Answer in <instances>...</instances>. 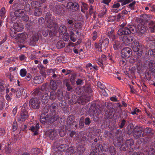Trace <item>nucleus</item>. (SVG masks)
Masks as SVG:
<instances>
[{"mask_svg": "<svg viewBox=\"0 0 155 155\" xmlns=\"http://www.w3.org/2000/svg\"><path fill=\"white\" fill-rule=\"evenodd\" d=\"M142 131L141 130L138 131L134 130L133 132V135L136 139H137L141 137Z\"/></svg>", "mask_w": 155, "mask_h": 155, "instance_id": "nucleus-26", "label": "nucleus"}, {"mask_svg": "<svg viewBox=\"0 0 155 155\" xmlns=\"http://www.w3.org/2000/svg\"><path fill=\"white\" fill-rule=\"evenodd\" d=\"M66 30V27L64 25H61L59 28V31L61 34H63V32H65Z\"/></svg>", "mask_w": 155, "mask_h": 155, "instance_id": "nucleus-39", "label": "nucleus"}, {"mask_svg": "<svg viewBox=\"0 0 155 155\" xmlns=\"http://www.w3.org/2000/svg\"><path fill=\"white\" fill-rule=\"evenodd\" d=\"M50 87L52 91H55L57 88V84L54 80H51L50 83Z\"/></svg>", "mask_w": 155, "mask_h": 155, "instance_id": "nucleus-30", "label": "nucleus"}, {"mask_svg": "<svg viewBox=\"0 0 155 155\" xmlns=\"http://www.w3.org/2000/svg\"><path fill=\"white\" fill-rule=\"evenodd\" d=\"M46 87V85H43L40 88L35 89L33 94L37 96H39L42 93L41 91L45 90Z\"/></svg>", "mask_w": 155, "mask_h": 155, "instance_id": "nucleus-18", "label": "nucleus"}, {"mask_svg": "<svg viewBox=\"0 0 155 155\" xmlns=\"http://www.w3.org/2000/svg\"><path fill=\"white\" fill-rule=\"evenodd\" d=\"M119 2H114L112 6V8L115 9H117L119 8L120 6V5Z\"/></svg>", "mask_w": 155, "mask_h": 155, "instance_id": "nucleus-54", "label": "nucleus"}, {"mask_svg": "<svg viewBox=\"0 0 155 155\" xmlns=\"http://www.w3.org/2000/svg\"><path fill=\"white\" fill-rule=\"evenodd\" d=\"M101 147H102L101 145H98L96 143H93L92 145L93 151L89 155H97L98 152H100L102 151Z\"/></svg>", "mask_w": 155, "mask_h": 155, "instance_id": "nucleus-5", "label": "nucleus"}, {"mask_svg": "<svg viewBox=\"0 0 155 155\" xmlns=\"http://www.w3.org/2000/svg\"><path fill=\"white\" fill-rule=\"evenodd\" d=\"M3 98L2 97H0V110H2L3 107Z\"/></svg>", "mask_w": 155, "mask_h": 155, "instance_id": "nucleus-58", "label": "nucleus"}, {"mask_svg": "<svg viewBox=\"0 0 155 155\" xmlns=\"http://www.w3.org/2000/svg\"><path fill=\"white\" fill-rule=\"evenodd\" d=\"M12 61L13 60L12 58H10L8 59L5 62V64L6 65H7L9 64H11Z\"/></svg>", "mask_w": 155, "mask_h": 155, "instance_id": "nucleus-62", "label": "nucleus"}, {"mask_svg": "<svg viewBox=\"0 0 155 155\" xmlns=\"http://www.w3.org/2000/svg\"><path fill=\"white\" fill-rule=\"evenodd\" d=\"M6 12L5 8L4 7L2 8L0 11V16L4 17L5 15Z\"/></svg>", "mask_w": 155, "mask_h": 155, "instance_id": "nucleus-51", "label": "nucleus"}, {"mask_svg": "<svg viewBox=\"0 0 155 155\" xmlns=\"http://www.w3.org/2000/svg\"><path fill=\"white\" fill-rule=\"evenodd\" d=\"M32 151H33L34 154L35 155L38 154L40 151L39 149L36 148L33 149Z\"/></svg>", "mask_w": 155, "mask_h": 155, "instance_id": "nucleus-63", "label": "nucleus"}, {"mask_svg": "<svg viewBox=\"0 0 155 155\" xmlns=\"http://www.w3.org/2000/svg\"><path fill=\"white\" fill-rule=\"evenodd\" d=\"M45 19L47 22V27L50 28H51L54 25V24L53 20V18L49 13L48 12L46 14Z\"/></svg>", "mask_w": 155, "mask_h": 155, "instance_id": "nucleus-6", "label": "nucleus"}, {"mask_svg": "<svg viewBox=\"0 0 155 155\" xmlns=\"http://www.w3.org/2000/svg\"><path fill=\"white\" fill-rule=\"evenodd\" d=\"M42 34L45 37L47 36L48 34V30L47 27L45 28L42 30Z\"/></svg>", "mask_w": 155, "mask_h": 155, "instance_id": "nucleus-50", "label": "nucleus"}, {"mask_svg": "<svg viewBox=\"0 0 155 155\" xmlns=\"http://www.w3.org/2000/svg\"><path fill=\"white\" fill-rule=\"evenodd\" d=\"M69 38V35L68 33H64L63 35V39L65 41H68Z\"/></svg>", "mask_w": 155, "mask_h": 155, "instance_id": "nucleus-46", "label": "nucleus"}, {"mask_svg": "<svg viewBox=\"0 0 155 155\" xmlns=\"http://www.w3.org/2000/svg\"><path fill=\"white\" fill-rule=\"evenodd\" d=\"M34 81L35 83L39 84L41 82V80L40 77L37 76L35 77L34 78Z\"/></svg>", "mask_w": 155, "mask_h": 155, "instance_id": "nucleus-44", "label": "nucleus"}, {"mask_svg": "<svg viewBox=\"0 0 155 155\" xmlns=\"http://www.w3.org/2000/svg\"><path fill=\"white\" fill-rule=\"evenodd\" d=\"M45 0H38L37 2H32L31 3V5H36V3L39 2L40 4H41L45 2Z\"/></svg>", "mask_w": 155, "mask_h": 155, "instance_id": "nucleus-52", "label": "nucleus"}, {"mask_svg": "<svg viewBox=\"0 0 155 155\" xmlns=\"http://www.w3.org/2000/svg\"><path fill=\"white\" fill-rule=\"evenodd\" d=\"M66 7L67 9L70 11H76L79 8V6L77 3L69 2L67 4Z\"/></svg>", "mask_w": 155, "mask_h": 155, "instance_id": "nucleus-7", "label": "nucleus"}, {"mask_svg": "<svg viewBox=\"0 0 155 155\" xmlns=\"http://www.w3.org/2000/svg\"><path fill=\"white\" fill-rule=\"evenodd\" d=\"M13 19L14 20L18 21L19 20V9L16 10L14 12V15L13 17Z\"/></svg>", "mask_w": 155, "mask_h": 155, "instance_id": "nucleus-29", "label": "nucleus"}, {"mask_svg": "<svg viewBox=\"0 0 155 155\" xmlns=\"http://www.w3.org/2000/svg\"><path fill=\"white\" fill-rule=\"evenodd\" d=\"M132 48L133 50L135 52H137L139 50L141 52L142 46L139 44L138 41H135L133 45Z\"/></svg>", "mask_w": 155, "mask_h": 155, "instance_id": "nucleus-17", "label": "nucleus"}, {"mask_svg": "<svg viewBox=\"0 0 155 155\" xmlns=\"http://www.w3.org/2000/svg\"><path fill=\"white\" fill-rule=\"evenodd\" d=\"M28 117V115L26 108L24 107H22L20 113V121L21 120L22 121L25 120Z\"/></svg>", "mask_w": 155, "mask_h": 155, "instance_id": "nucleus-10", "label": "nucleus"}, {"mask_svg": "<svg viewBox=\"0 0 155 155\" xmlns=\"http://www.w3.org/2000/svg\"><path fill=\"white\" fill-rule=\"evenodd\" d=\"M126 24L123 23L119 25V29L117 31V34L119 35H123L130 34V31L128 26H126Z\"/></svg>", "mask_w": 155, "mask_h": 155, "instance_id": "nucleus-3", "label": "nucleus"}, {"mask_svg": "<svg viewBox=\"0 0 155 155\" xmlns=\"http://www.w3.org/2000/svg\"><path fill=\"white\" fill-rule=\"evenodd\" d=\"M138 30L137 34L139 36H141L142 34L145 33L147 31L146 27L142 25H138Z\"/></svg>", "mask_w": 155, "mask_h": 155, "instance_id": "nucleus-13", "label": "nucleus"}, {"mask_svg": "<svg viewBox=\"0 0 155 155\" xmlns=\"http://www.w3.org/2000/svg\"><path fill=\"white\" fill-rule=\"evenodd\" d=\"M5 150L6 153L8 154L10 153L12 151L11 147H6L5 149Z\"/></svg>", "mask_w": 155, "mask_h": 155, "instance_id": "nucleus-64", "label": "nucleus"}, {"mask_svg": "<svg viewBox=\"0 0 155 155\" xmlns=\"http://www.w3.org/2000/svg\"><path fill=\"white\" fill-rule=\"evenodd\" d=\"M31 6L35 8L34 13L35 15L39 16L41 14L42 12L41 9V8L40 7H38L37 8L36 5L35 6L34 5H33Z\"/></svg>", "mask_w": 155, "mask_h": 155, "instance_id": "nucleus-22", "label": "nucleus"}, {"mask_svg": "<svg viewBox=\"0 0 155 155\" xmlns=\"http://www.w3.org/2000/svg\"><path fill=\"white\" fill-rule=\"evenodd\" d=\"M74 148V147L73 146H71L70 147H68V149L66 151V153L68 155H70L73 153Z\"/></svg>", "mask_w": 155, "mask_h": 155, "instance_id": "nucleus-36", "label": "nucleus"}, {"mask_svg": "<svg viewBox=\"0 0 155 155\" xmlns=\"http://www.w3.org/2000/svg\"><path fill=\"white\" fill-rule=\"evenodd\" d=\"M39 125L38 124H37L35 126H32L30 129L31 131L34 132V135H35L38 134V131L39 129Z\"/></svg>", "mask_w": 155, "mask_h": 155, "instance_id": "nucleus-23", "label": "nucleus"}, {"mask_svg": "<svg viewBox=\"0 0 155 155\" xmlns=\"http://www.w3.org/2000/svg\"><path fill=\"white\" fill-rule=\"evenodd\" d=\"M149 69L151 72H155V62L150 60L149 64Z\"/></svg>", "mask_w": 155, "mask_h": 155, "instance_id": "nucleus-20", "label": "nucleus"}, {"mask_svg": "<svg viewBox=\"0 0 155 155\" xmlns=\"http://www.w3.org/2000/svg\"><path fill=\"white\" fill-rule=\"evenodd\" d=\"M20 18H21V20L25 21H28L29 19L28 16L25 15L22 11H21L20 13Z\"/></svg>", "mask_w": 155, "mask_h": 155, "instance_id": "nucleus-28", "label": "nucleus"}, {"mask_svg": "<svg viewBox=\"0 0 155 155\" xmlns=\"http://www.w3.org/2000/svg\"><path fill=\"white\" fill-rule=\"evenodd\" d=\"M108 146L107 144H104L102 146V149L104 150L108 151L110 152L111 155H114L116 153V150L114 147L113 146H110L109 150H108Z\"/></svg>", "mask_w": 155, "mask_h": 155, "instance_id": "nucleus-11", "label": "nucleus"}, {"mask_svg": "<svg viewBox=\"0 0 155 155\" xmlns=\"http://www.w3.org/2000/svg\"><path fill=\"white\" fill-rule=\"evenodd\" d=\"M134 37L131 36H123L122 40L123 42L126 44H130L134 41Z\"/></svg>", "mask_w": 155, "mask_h": 155, "instance_id": "nucleus-14", "label": "nucleus"}, {"mask_svg": "<svg viewBox=\"0 0 155 155\" xmlns=\"http://www.w3.org/2000/svg\"><path fill=\"white\" fill-rule=\"evenodd\" d=\"M31 107L34 109H38L39 107L40 102L39 100L36 98L31 99L29 102Z\"/></svg>", "mask_w": 155, "mask_h": 155, "instance_id": "nucleus-8", "label": "nucleus"}, {"mask_svg": "<svg viewBox=\"0 0 155 155\" xmlns=\"http://www.w3.org/2000/svg\"><path fill=\"white\" fill-rule=\"evenodd\" d=\"M94 47L96 49H101L102 47L101 44L99 43H95L94 44Z\"/></svg>", "mask_w": 155, "mask_h": 155, "instance_id": "nucleus-55", "label": "nucleus"}, {"mask_svg": "<svg viewBox=\"0 0 155 155\" xmlns=\"http://www.w3.org/2000/svg\"><path fill=\"white\" fill-rule=\"evenodd\" d=\"M12 127H13L12 129H13V131H15L17 129V123L16 121H14V122L13 124Z\"/></svg>", "mask_w": 155, "mask_h": 155, "instance_id": "nucleus-59", "label": "nucleus"}, {"mask_svg": "<svg viewBox=\"0 0 155 155\" xmlns=\"http://www.w3.org/2000/svg\"><path fill=\"white\" fill-rule=\"evenodd\" d=\"M54 30L53 32L51 30L49 31V35L51 37H53L55 35L56 33V30L57 28L55 26H54Z\"/></svg>", "mask_w": 155, "mask_h": 155, "instance_id": "nucleus-45", "label": "nucleus"}, {"mask_svg": "<svg viewBox=\"0 0 155 155\" xmlns=\"http://www.w3.org/2000/svg\"><path fill=\"white\" fill-rule=\"evenodd\" d=\"M89 113L91 117H93L95 114V110L94 109H92L91 107L89 110Z\"/></svg>", "mask_w": 155, "mask_h": 155, "instance_id": "nucleus-47", "label": "nucleus"}, {"mask_svg": "<svg viewBox=\"0 0 155 155\" xmlns=\"http://www.w3.org/2000/svg\"><path fill=\"white\" fill-rule=\"evenodd\" d=\"M70 34V39L73 42H75L77 39V37L75 35L74 33L72 31H71Z\"/></svg>", "mask_w": 155, "mask_h": 155, "instance_id": "nucleus-43", "label": "nucleus"}, {"mask_svg": "<svg viewBox=\"0 0 155 155\" xmlns=\"http://www.w3.org/2000/svg\"><path fill=\"white\" fill-rule=\"evenodd\" d=\"M114 30L113 29H111L110 31H109L107 33V35L109 38L112 39V40H114L116 38V37L114 33Z\"/></svg>", "mask_w": 155, "mask_h": 155, "instance_id": "nucleus-27", "label": "nucleus"}, {"mask_svg": "<svg viewBox=\"0 0 155 155\" xmlns=\"http://www.w3.org/2000/svg\"><path fill=\"white\" fill-rule=\"evenodd\" d=\"M28 37V35L25 32L20 34V43H23L25 42Z\"/></svg>", "mask_w": 155, "mask_h": 155, "instance_id": "nucleus-21", "label": "nucleus"}, {"mask_svg": "<svg viewBox=\"0 0 155 155\" xmlns=\"http://www.w3.org/2000/svg\"><path fill=\"white\" fill-rule=\"evenodd\" d=\"M57 95L59 100L62 99L63 97V93L62 91L60 90L58 91L57 93L55 91H50L49 98L51 100H54L56 98Z\"/></svg>", "mask_w": 155, "mask_h": 155, "instance_id": "nucleus-4", "label": "nucleus"}, {"mask_svg": "<svg viewBox=\"0 0 155 155\" xmlns=\"http://www.w3.org/2000/svg\"><path fill=\"white\" fill-rule=\"evenodd\" d=\"M100 43L101 44L102 46H103L105 48L107 47L108 46L109 41L107 38H101L99 40Z\"/></svg>", "mask_w": 155, "mask_h": 155, "instance_id": "nucleus-19", "label": "nucleus"}, {"mask_svg": "<svg viewBox=\"0 0 155 155\" xmlns=\"http://www.w3.org/2000/svg\"><path fill=\"white\" fill-rule=\"evenodd\" d=\"M132 50L131 48L128 47H126L124 48L122 51L121 56L124 58H129L131 55Z\"/></svg>", "mask_w": 155, "mask_h": 155, "instance_id": "nucleus-9", "label": "nucleus"}, {"mask_svg": "<svg viewBox=\"0 0 155 155\" xmlns=\"http://www.w3.org/2000/svg\"><path fill=\"white\" fill-rule=\"evenodd\" d=\"M92 39L94 41L97 38V33L96 31L94 32L92 34Z\"/></svg>", "mask_w": 155, "mask_h": 155, "instance_id": "nucleus-56", "label": "nucleus"}, {"mask_svg": "<svg viewBox=\"0 0 155 155\" xmlns=\"http://www.w3.org/2000/svg\"><path fill=\"white\" fill-rule=\"evenodd\" d=\"M82 26V24L80 22H76L74 24V31H76L77 30H81Z\"/></svg>", "mask_w": 155, "mask_h": 155, "instance_id": "nucleus-31", "label": "nucleus"}, {"mask_svg": "<svg viewBox=\"0 0 155 155\" xmlns=\"http://www.w3.org/2000/svg\"><path fill=\"white\" fill-rule=\"evenodd\" d=\"M38 37L37 34H35L33 35L31 39V40L33 42H36L38 41Z\"/></svg>", "mask_w": 155, "mask_h": 155, "instance_id": "nucleus-49", "label": "nucleus"}, {"mask_svg": "<svg viewBox=\"0 0 155 155\" xmlns=\"http://www.w3.org/2000/svg\"><path fill=\"white\" fill-rule=\"evenodd\" d=\"M57 131L54 129H51L49 132L48 136L49 138L53 140L56 136Z\"/></svg>", "mask_w": 155, "mask_h": 155, "instance_id": "nucleus-24", "label": "nucleus"}, {"mask_svg": "<svg viewBox=\"0 0 155 155\" xmlns=\"http://www.w3.org/2000/svg\"><path fill=\"white\" fill-rule=\"evenodd\" d=\"M120 42L117 41H115L113 43V47L115 50L118 49L120 47Z\"/></svg>", "mask_w": 155, "mask_h": 155, "instance_id": "nucleus-42", "label": "nucleus"}, {"mask_svg": "<svg viewBox=\"0 0 155 155\" xmlns=\"http://www.w3.org/2000/svg\"><path fill=\"white\" fill-rule=\"evenodd\" d=\"M91 123V121L90 118L88 117H86L85 119V123L86 125H88Z\"/></svg>", "mask_w": 155, "mask_h": 155, "instance_id": "nucleus-61", "label": "nucleus"}, {"mask_svg": "<svg viewBox=\"0 0 155 155\" xmlns=\"http://www.w3.org/2000/svg\"><path fill=\"white\" fill-rule=\"evenodd\" d=\"M64 6L63 5H56L55 7V12L59 15H62L64 12Z\"/></svg>", "mask_w": 155, "mask_h": 155, "instance_id": "nucleus-12", "label": "nucleus"}, {"mask_svg": "<svg viewBox=\"0 0 155 155\" xmlns=\"http://www.w3.org/2000/svg\"><path fill=\"white\" fill-rule=\"evenodd\" d=\"M97 85L98 87L101 89H104L105 88L104 85L100 82H98L97 83Z\"/></svg>", "mask_w": 155, "mask_h": 155, "instance_id": "nucleus-53", "label": "nucleus"}, {"mask_svg": "<svg viewBox=\"0 0 155 155\" xmlns=\"http://www.w3.org/2000/svg\"><path fill=\"white\" fill-rule=\"evenodd\" d=\"M85 151L84 148L81 145L78 146L76 150L73 153V155H81Z\"/></svg>", "mask_w": 155, "mask_h": 155, "instance_id": "nucleus-16", "label": "nucleus"}, {"mask_svg": "<svg viewBox=\"0 0 155 155\" xmlns=\"http://www.w3.org/2000/svg\"><path fill=\"white\" fill-rule=\"evenodd\" d=\"M80 90L81 91H84L86 93H91L92 92V90L90 87H83L82 88H81Z\"/></svg>", "mask_w": 155, "mask_h": 155, "instance_id": "nucleus-37", "label": "nucleus"}, {"mask_svg": "<svg viewBox=\"0 0 155 155\" xmlns=\"http://www.w3.org/2000/svg\"><path fill=\"white\" fill-rule=\"evenodd\" d=\"M128 28L130 31V34L132 33V34L137 33V30L135 28L134 26H131V25H128Z\"/></svg>", "mask_w": 155, "mask_h": 155, "instance_id": "nucleus-38", "label": "nucleus"}, {"mask_svg": "<svg viewBox=\"0 0 155 155\" xmlns=\"http://www.w3.org/2000/svg\"><path fill=\"white\" fill-rule=\"evenodd\" d=\"M106 56L104 54L101 55V58L97 59V62L98 64L101 68H103V65L106 63Z\"/></svg>", "mask_w": 155, "mask_h": 155, "instance_id": "nucleus-15", "label": "nucleus"}, {"mask_svg": "<svg viewBox=\"0 0 155 155\" xmlns=\"http://www.w3.org/2000/svg\"><path fill=\"white\" fill-rule=\"evenodd\" d=\"M81 11L84 13L85 12V10H87L88 8V5L86 3L83 2H82V5L81 6Z\"/></svg>", "mask_w": 155, "mask_h": 155, "instance_id": "nucleus-34", "label": "nucleus"}, {"mask_svg": "<svg viewBox=\"0 0 155 155\" xmlns=\"http://www.w3.org/2000/svg\"><path fill=\"white\" fill-rule=\"evenodd\" d=\"M65 44L64 42L62 41H58L57 44V47L58 49H60L64 47Z\"/></svg>", "mask_w": 155, "mask_h": 155, "instance_id": "nucleus-33", "label": "nucleus"}, {"mask_svg": "<svg viewBox=\"0 0 155 155\" xmlns=\"http://www.w3.org/2000/svg\"><path fill=\"white\" fill-rule=\"evenodd\" d=\"M134 144L133 140L132 139H130L127 140L126 142V145L128 147H130Z\"/></svg>", "mask_w": 155, "mask_h": 155, "instance_id": "nucleus-41", "label": "nucleus"}, {"mask_svg": "<svg viewBox=\"0 0 155 155\" xmlns=\"http://www.w3.org/2000/svg\"><path fill=\"white\" fill-rule=\"evenodd\" d=\"M58 118V116L54 113L47 115L42 114L40 117V120L42 124H45V123H47L49 124L56 120Z\"/></svg>", "mask_w": 155, "mask_h": 155, "instance_id": "nucleus-1", "label": "nucleus"}, {"mask_svg": "<svg viewBox=\"0 0 155 155\" xmlns=\"http://www.w3.org/2000/svg\"><path fill=\"white\" fill-rule=\"evenodd\" d=\"M133 0H117V2L121 3L123 6L133 1Z\"/></svg>", "mask_w": 155, "mask_h": 155, "instance_id": "nucleus-35", "label": "nucleus"}, {"mask_svg": "<svg viewBox=\"0 0 155 155\" xmlns=\"http://www.w3.org/2000/svg\"><path fill=\"white\" fill-rule=\"evenodd\" d=\"M82 137V135H78L76 137V140H78V142H81L82 141H85L86 140V138L85 137Z\"/></svg>", "mask_w": 155, "mask_h": 155, "instance_id": "nucleus-40", "label": "nucleus"}, {"mask_svg": "<svg viewBox=\"0 0 155 155\" xmlns=\"http://www.w3.org/2000/svg\"><path fill=\"white\" fill-rule=\"evenodd\" d=\"M62 72L64 73L65 75H67L71 72V71L70 70H68L65 69H62L61 71Z\"/></svg>", "mask_w": 155, "mask_h": 155, "instance_id": "nucleus-57", "label": "nucleus"}, {"mask_svg": "<svg viewBox=\"0 0 155 155\" xmlns=\"http://www.w3.org/2000/svg\"><path fill=\"white\" fill-rule=\"evenodd\" d=\"M27 71L25 69L23 68L20 70V75L22 77H25Z\"/></svg>", "mask_w": 155, "mask_h": 155, "instance_id": "nucleus-48", "label": "nucleus"}, {"mask_svg": "<svg viewBox=\"0 0 155 155\" xmlns=\"http://www.w3.org/2000/svg\"><path fill=\"white\" fill-rule=\"evenodd\" d=\"M68 146L66 144H61L58 147V149L60 150L66 151L68 149Z\"/></svg>", "mask_w": 155, "mask_h": 155, "instance_id": "nucleus-32", "label": "nucleus"}, {"mask_svg": "<svg viewBox=\"0 0 155 155\" xmlns=\"http://www.w3.org/2000/svg\"><path fill=\"white\" fill-rule=\"evenodd\" d=\"M49 98H50L48 94L47 93L44 94L41 98L42 103L45 104L47 103Z\"/></svg>", "mask_w": 155, "mask_h": 155, "instance_id": "nucleus-25", "label": "nucleus"}, {"mask_svg": "<svg viewBox=\"0 0 155 155\" xmlns=\"http://www.w3.org/2000/svg\"><path fill=\"white\" fill-rule=\"evenodd\" d=\"M136 3L135 1H134L132 3L128 5V7L130 8L131 9H133L134 7V5Z\"/></svg>", "mask_w": 155, "mask_h": 155, "instance_id": "nucleus-60", "label": "nucleus"}, {"mask_svg": "<svg viewBox=\"0 0 155 155\" xmlns=\"http://www.w3.org/2000/svg\"><path fill=\"white\" fill-rule=\"evenodd\" d=\"M58 104L55 103H52L51 106L47 104L46 105L44 108V111L46 113H48L50 111L51 112V113H49V114H51L54 113L55 115H57L58 117V115L54 112L58 108Z\"/></svg>", "mask_w": 155, "mask_h": 155, "instance_id": "nucleus-2", "label": "nucleus"}]
</instances>
